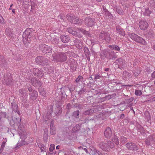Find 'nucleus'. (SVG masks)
Returning <instances> with one entry per match:
<instances>
[{
  "mask_svg": "<svg viewBox=\"0 0 155 155\" xmlns=\"http://www.w3.org/2000/svg\"><path fill=\"white\" fill-rule=\"evenodd\" d=\"M68 52L54 53L52 54V61L57 62H63L67 60Z\"/></svg>",
  "mask_w": 155,
  "mask_h": 155,
  "instance_id": "obj_1",
  "label": "nucleus"
},
{
  "mask_svg": "<svg viewBox=\"0 0 155 155\" xmlns=\"http://www.w3.org/2000/svg\"><path fill=\"white\" fill-rule=\"evenodd\" d=\"M18 129L19 130V134L21 140H19L17 145L18 147H19L25 145V142L23 139H25V138L26 134L23 126H22L20 125L18 126Z\"/></svg>",
  "mask_w": 155,
  "mask_h": 155,
  "instance_id": "obj_2",
  "label": "nucleus"
},
{
  "mask_svg": "<svg viewBox=\"0 0 155 155\" xmlns=\"http://www.w3.org/2000/svg\"><path fill=\"white\" fill-rule=\"evenodd\" d=\"M99 147L102 150L105 151H109L110 149L114 147V143L111 141H108L107 143L101 142L99 144Z\"/></svg>",
  "mask_w": 155,
  "mask_h": 155,
  "instance_id": "obj_3",
  "label": "nucleus"
},
{
  "mask_svg": "<svg viewBox=\"0 0 155 155\" xmlns=\"http://www.w3.org/2000/svg\"><path fill=\"white\" fill-rule=\"evenodd\" d=\"M66 17L71 23L73 24H80L82 22V20L77 17L76 18L74 15L71 14L67 15Z\"/></svg>",
  "mask_w": 155,
  "mask_h": 155,
  "instance_id": "obj_4",
  "label": "nucleus"
},
{
  "mask_svg": "<svg viewBox=\"0 0 155 155\" xmlns=\"http://www.w3.org/2000/svg\"><path fill=\"white\" fill-rule=\"evenodd\" d=\"M130 37L133 40L137 42L146 45L147 44L146 41L142 38L134 33L131 34L129 35Z\"/></svg>",
  "mask_w": 155,
  "mask_h": 155,
  "instance_id": "obj_5",
  "label": "nucleus"
},
{
  "mask_svg": "<svg viewBox=\"0 0 155 155\" xmlns=\"http://www.w3.org/2000/svg\"><path fill=\"white\" fill-rule=\"evenodd\" d=\"M36 62L43 66L47 65L48 64L49 60L47 58L41 56H38L35 59Z\"/></svg>",
  "mask_w": 155,
  "mask_h": 155,
  "instance_id": "obj_6",
  "label": "nucleus"
},
{
  "mask_svg": "<svg viewBox=\"0 0 155 155\" xmlns=\"http://www.w3.org/2000/svg\"><path fill=\"white\" fill-rule=\"evenodd\" d=\"M99 38L107 43L109 42L111 39L110 34L109 33L104 31H102L100 33Z\"/></svg>",
  "mask_w": 155,
  "mask_h": 155,
  "instance_id": "obj_7",
  "label": "nucleus"
},
{
  "mask_svg": "<svg viewBox=\"0 0 155 155\" xmlns=\"http://www.w3.org/2000/svg\"><path fill=\"white\" fill-rule=\"evenodd\" d=\"M104 54L106 56V58L109 60H114L117 57L116 54L113 50L104 51Z\"/></svg>",
  "mask_w": 155,
  "mask_h": 155,
  "instance_id": "obj_8",
  "label": "nucleus"
},
{
  "mask_svg": "<svg viewBox=\"0 0 155 155\" xmlns=\"http://www.w3.org/2000/svg\"><path fill=\"white\" fill-rule=\"evenodd\" d=\"M33 30L32 28H27L24 32L22 37L23 38H25V39L28 41L30 40L32 36V33Z\"/></svg>",
  "mask_w": 155,
  "mask_h": 155,
  "instance_id": "obj_9",
  "label": "nucleus"
},
{
  "mask_svg": "<svg viewBox=\"0 0 155 155\" xmlns=\"http://www.w3.org/2000/svg\"><path fill=\"white\" fill-rule=\"evenodd\" d=\"M41 50L45 54L51 53L52 49L49 46L45 44H41L40 46Z\"/></svg>",
  "mask_w": 155,
  "mask_h": 155,
  "instance_id": "obj_10",
  "label": "nucleus"
},
{
  "mask_svg": "<svg viewBox=\"0 0 155 155\" xmlns=\"http://www.w3.org/2000/svg\"><path fill=\"white\" fill-rule=\"evenodd\" d=\"M12 81V79L10 73L6 74L4 76L3 82L7 85L11 84Z\"/></svg>",
  "mask_w": 155,
  "mask_h": 155,
  "instance_id": "obj_11",
  "label": "nucleus"
},
{
  "mask_svg": "<svg viewBox=\"0 0 155 155\" xmlns=\"http://www.w3.org/2000/svg\"><path fill=\"white\" fill-rule=\"evenodd\" d=\"M95 19L91 18H86L84 22L87 26H92L94 25L95 23Z\"/></svg>",
  "mask_w": 155,
  "mask_h": 155,
  "instance_id": "obj_12",
  "label": "nucleus"
},
{
  "mask_svg": "<svg viewBox=\"0 0 155 155\" xmlns=\"http://www.w3.org/2000/svg\"><path fill=\"white\" fill-rule=\"evenodd\" d=\"M126 146L129 150H138L137 146L134 143H128L126 144Z\"/></svg>",
  "mask_w": 155,
  "mask_h": 155,
  "instance_id": "obj_13",
  "label": "nucleus"
},
{
  "mask_svg": "<svg viewBox=\"0 0 155 155\" xmlns=\"http://www.w3.org/2000/svg\"><path fill=\"white\" fill-rule=\"evenodd\" d=\"M139 26L140 28L142 30H146L148 27V23L145 20H141L140 21L139 23Z\"/></svg>",
  "mask_w": 155,
  "mask_h": 155,
  "instance_id": "obj_14",
  "label": "nucleus"
},
{
  "mask_svg": "<svg viewBox=\"0 0 155 155\" xmlns=\"http://www.w3.org/2000/svg\"><path fill=\"white\" fill-rule=\"evenodd\" d=\"M104 135L107 138H110L112 136V133L111 129L109 127H107L104 132Z\"/></svg>",
  "mask_w": 155,
  "mask_h": 155,
  "instance_id": "obj_15",
  "label": "nucleus"
},
{
  "mask_svg": "<svg viewBox=\"0 0 155 155\" xmlns=\"http://www.w3.org/2000/svg\"><path fill=\"white\" fill-rule=\"evenodd\" d=\"M33 74L35 76H38L39 78L42 77L43 75L42 71L38 68H34L33 71Z\"/></svg>",
  "mask_w": 155,
  "mask_h": 155,
  "instance_id": "obj_16",
  "label": "nucleus"
},
{
  "mask_svg": "<svg viewBox=\"0 0 155 155\" xmlns=\"http://www.w3.org/2000/svg\"><path fill=\"white\" fill-rule=\"evenodd\" d=\"M60 38L61 41L64 43H68L70 40V37L67 35H62Z\"/></svg>",
  "mask_w": 155,
  "mask_h": 155,
  "instance_id": "obj_17",
  "label": "nucleus"
},
{
  "mask_svg": "<svg viewBox=\"0 0 155 155\" xmlns=\"http://www.w3.org/2000/svg\"><path fill=\"white\" fill-rule=\"evenodd\" d=\"M30 98L33 100H36L38 97L37 92L35 90H33L32 92L29 94Z\"/></svg>",
  "mask_w": 155,
  "mask_h": 155,
  "instance_id": "obj_18",
  "label": "nucleus"
},
{
  "mask_svg": "<svg viewBox=\"0 0 155 155\" xmlns=\"http://www.w3.org/2000/svg\"><path fill=\"white\" fill-rule=\"evenodd\" d=\"M96 109L95 108H92L89 110H86L84 113L85 115H91L95 112Z\"/></svg>",
  "mask_w": 155,
  "mask_h": 155,
  "instance_id": "obj_19",
  "label": "nucleus"
},
{
  "mask_svg": "<svg viewBox=\"0 0 155 155\" xmlns=\"http://www.w3.org/2000/svg\"><path fill=\"white\" fill-rule=\"evenodd\" d=\"M65 99V95L63 93L59 97H56V100H57L58 102L61 104L63 103Z\"/></svg>",
  "mask_w": 155,
  "mask_h": 155,
  "instance_id": "obj_20",
  "label": "nucleus"
},
{
  "mask_svg": "<svg viewBox=\"0 0 155 155\" xmlns=\"http://www.w3.org/2000/svg\"><path fill=\"white\" fill-rule=\"evenodd\" d=\"M33 85L35 87H40L42 85V83L39 80H38L36 79H33V81L32 83Z\"/></svg>",
  "mask_w": 155,
  "mask_h": 155,
  "instance_id": "obj_21",
  "label": "nucleus"
},
{
  "mask_svg": "<svg viewBox=\"0 0 155 155\" xmlns=\"http://www.w3.org/2000/svg\"><path fill=\"white\" fill-rule=\"evenodd\" d=\"M12 30L9 28H7L5 30L6 34L7 35L9 36L10 37H13L14 34L13 33Z\"/></svg>",
  "mask_w": 155,
  "mask_h": 155,
  "instance_id": "obj_22",
  "label": "nucleus"
},
{
  "mask_svg": "<svg viewBox=\"0 0 155 155\" xmlns=\"http://www.w3.org/2000/svg\"><path fill=\"white\" fill-rule=\"evenodd\" d=\"M116 29L118 33L123 36L125 35V34L124 31L120 26H117Z\"/></svg>",
  "mask_w": 155,
  "mask_h": 155,
  "instance_id": "obj_23",
  "label": "nucleus"
},
{
  "mask_svg": "<svg viewBox=\"0 0 155 155\" xmlns=\"http://www.w3.org/2000/svg\"><path fill=\"white\" fill-rule=\"evenodd\" d=\"M125 62V60L121 58L117 59L116 61V63L120 65H122Z\"/></svg>",
  "mask_w": 155,
  "mask_h": 155,
  "instance_id": "obj_24",
  "label": "nucleus"
},
{
  "mask_svg": "<svg viewBox=\"0 0 155 155\" xmlns=\"http://www.w3.org/2000/svg\"><path fill=\"white\" fill-rule=\"evenodd\" d=\"M108 47L109 48L117 51H119L120 49V47L116 45H110Z\"/></svg>",
  "mask_w": 155,
  "mask_h": 155,
  "instance_id": "obj_25",
  "label": "nucleus"
},
{
  "mask_svg": "<svg viewBox=\"0 0 155 155\" xmlns=\"http://www.w3.org/2000/svg\"><path fill=\"white\" fill-rule=\"evenodd\" d=\"M0 64L3 66L6 65L7 62L4 59V57L3 56H0Z\"/></svg>",
  "mask_w": 155,
  "mask_h": 155,
  "instance_id": "obj_26",
  "label": "nucleus"
},
{
  "mask_svg": "<svg viewBox=\"0 0 155 155\" xmlns=\"http://www.w3.org/2000/svg\"><path fill=\"white\" fill-rule=\"evenodd\" d=\"M92 155H107V153L105 154H103L100 152L96 150L92 151L91 153Z\"/></svg>",
  "mask_w": 155,
  "mask_h": 155,
  "instance_id": "obj_27",
  "label": "nucleus"
},
{
  "mask_svg": "<svg viewBox=\"0 0 155 155\" xmlns=\"http://www.w3.org/2000/svg\"><path fill=\"white\" fill-rule=\"evenodd\" d=\"M50 131L51 134L54 135L56 134L55 129L53 124H51L50 126Z\"/></svg>",
  "mask_w": 155,
  "mask_h": 155,
  "instance_id": "obj_28",
  "label": "nucleus"
},
{
  "mask_svg": "<svg viewBox=\"0 0 155 155\" xmlns=\"http://www.w3.org/2000/svg\"><path fill=\"white\" fill-rule=\"evenodd\" d=\"M147 35L149 38H153V37L154 34L153 31L151 30H149L147 31Z\"/></svg>",
  "mask_w": 155,
  "mask_h": 155,
  "instance_id": "obj_29",
  "label": "nucleus"
},
{
  "mask_svg": "<svg viewBox=\"0 0 155 155\" xmlns=\"http://www.w3.org/2000/svg\"><path fill=\"white\" fill-rule=\"evenodd\" d=\"M140 73V69L139 68L137 69H135V70L134 71L133 74V76L135 77H137L139 75V74Z\"/></svg>",
  "mask_w": 155,
  "mask_h": 155,
  "instance_id": "obj_30",
  "label": "nucleus"
},
{
  "mask_svg": "<svg viewBox=\"0 0 155 155\" xmlns=\"http://www.w3.org/2000/svg\"><path fill=\"white\" fill-rule=\"evenodd\" d=\"M153 141V138L152 137H149V139H147L145 141V143L148 146L150 145V143Z\"/></svg>",
  "mask_w": 155,
  "mask_h": 155,
  "instance_id": "obj_31",
  "label": "nucleus"
},
{
  "mask_svg": "<svg viewBox=\"0 0 155 155\" xmlns=\"http://www.w3.org/2000/svg\"><path fill=\"white\" fill-rule=\"evenodd\" d=\"M120 143L121 145L123 144L127 141V138L123 136L120 137Z\"/></svg>",
  "mask_w": 155,
  "mask_h": 155,
  "instance_id": "obj_32",
  "label": "nucleus"
},
{
  "mask_svg": "<svg viewBox=\"0 0 155 155\" xmlns=\"http://www.w3.org/2000/svg\"><path fill=\"white\" fill-rule=\"evenodd\" d=\"M84 51L86 57H88L89 56L90 54V53L89 50L87 47H84Z\"/></svg>",
  "mask_w": 155,
  "mask_h": 155,
  "instance_id": "obj_33",
  "label": "nucleus"
},
{
  "mask_svg": "<svg viewBox=\"0 0 155 155\" xmlns=\"http://www.w3.org/2000/svg\"><path fill=\"white\" fill-rule=\"evenodd\" d=\"M12 108L15 112H16L18 111V105L15 104H12Z\"/></svg>",
  "mask_w": 155,
  "mask_h": 155,
  "instance_id": "obj_34",
  "label": "nucleus"
},
{
  "mask_svg": "<svg viewBox=\"0 0 155 155\" xmlns=\"http://www.w3.org/2000/svg\"><path fill=\"white\" fill-rule=\"evenodd\" d=\"M112 141L113 142V143H114L116 145H118L119 143L118 139L117 137H114L112 139Z\"/></svg>",
  "mask_w": 155,
  "mask_h": 155,
  "instance_id": "obj_35",
  "label": "nucleus"
},
{
  "mask_svg": "<svg viewBox=\"0 0 155 155\" xmlns=\"http://www.w3.org/2000/svg\"><path fill=\"white\" fill-rule=\"evenodd\" d=\"M115 94H114L111 95H108L106 96L105 97L106 100H108L114 97L115 96Z\"/></svg>",
  "mask_w": 155,
  "mask_h": 155,
  "instance_id": "obj_36",
  "label": "nucleus"
},
{
  "mask_svg": "<svg viewBox=\"0 0 155 155\" xmlns=\"http://www.w3.org/2000/svg\"><path fill=\"white\" fill-rule=\"evenodd\" d=\"M19 93L20 94V95L22 96H24L26 94V91L25 89H20L19 91Z\"/></svg>",
  "mask_w": 155,
  "mask_h": 155,
  "instance_id": "obj_37",
  "label": "nucleus"
},
{
  "mask_svg": "<svg viewBox=\"0 0 155 155\" xmlns=\"http://www.w3.org/2000/svg\"><path fill=\"white\" fill-rule=\"evenodd\" d=\"M83 79V77L81 76H79L78 78H76L75 82L76 83H78L81 81Z\"/></svg>",
  "mask_w": 155,
  "mask_h": 155,
  "instance_id": "obj_38",
  "label": "nucleus"
},
{
  "mask_svg": "<svg viewBox=\"0 0 155 155\" xmlns=\"http://www.w3.org/2000/svg\"><path fill=\"white\" fill-rule=\"evenodd\" d=\"M30 1L31 3V9H32L33 7H35L36 5L35 0H30Z\"/></svg>",
  "mask_w": 155,
  "mask_h": 155,
  "instance_id": "obj_39",
  "label": "nucleus"
},
{
  "mask_svg": "<svg viewBox=\"0 0 155 155\" xmlns=\"http://www.w3.org/2000/svg\"><path fill=\"white\" fill-rule=\"evenodd\" d=\"M79 111L78 110L74 111L73 113V116L76 118L79 117Z\"/></svg>",
  "mask_w": 155,
  "mask_h": 155,
  "instance_id": "obj_40",
  "label": "nucleus"
},
{
  "mask_svg": "<svg viewBox=\"0 0 155 155\" xmlns=\"http://www.w3.org/2000/svg\"><path fill=\"white\" fill-rule=\"evenodd\" d=\"M48 137V135L46 133H45L44 134L43 139L45 142H47Z\"/></svg>",
  "mask_w": 155,
  "mask_h": 155,
  "instance_id": "obj_41",
  "label": "nucleus"
},
{
  "mask_svg": "<svg viewBox=\"0 0 155 155\" xmlns=\"http://www.w3.org/2000/svg\"><path fill=\"white\" fill-rule=\"evenodd\" d=\"M55 145L54 144H51L50 145V147L49 148V150L50 152H52L55 149Z\"/></svg>",
  "mask_w": 155,
  "mask_h": 155,
  "instance_id": "obj_42",
  "label": "nucleus"
},
{
  "mask_svg": "<svg viewBox=\"0 0 155 155\" xmlns=\"http://www.w3.org/2000/svg\"><path fill=\"white\" fill-rule=\"evenodd\" d=\"M104 50L101 52L100 54V56L101 57V58L103 59H104L105 58H106V55H104Z\"/></svg>",
  "mask_w": 155,
  "mask_h": 155,
  "instance_id": "obj_43",
  "label": "nucleus"
},
{
  "mask_svg": "<svg viewBox=\"0 0 155 155\" xmlns=\"http://www.w3.org/2000/svg\"><path fill=\"white\" fill-rule=\"evenodd\" d=\"M135 94L137 96H140L142 94V92L140 90H136L135 92Z\"/></svg>",
  "mask_w": 155,
  "mask_h": 155,
  "instance_id": "obj_44",
  "label": "nucleus"
},
{
  "mask_svg": "<svg viewBox=\"0 0 155 155\" xmlns=\"http://www.w3.org/2000/svg\"><path fill=\"white\" fill-rule=\"evenodd\" d=\"M86 91V89L84 88H81L78 92V94L80 95L84 94Z\"/></svg>",
  "mask_w": 155,
  "mask_h": 155,
  "instance_id": "obj_45",
  "label": "nucleus"
},
{
  "mask_svg": "<svg viewBox=\"0 0 155 155\" xmlns=\"http://www.w3.org/2000/svg\"><path fill=\"white\" fill-rule=\"evenodd\" d=\"M5 21L3 18V17L0 15V23L4 24H5Z\"/></svg>",
  "mask_w": 155,
  "mask_h": 155,
  "instance_id": "obj_46",
  "label": "nucleus"
},
{
  "mask_svg": "<svg viewBox=\"0 0 155 155\" xmlns=\"http://www.w3.org/2000/svg\"><path fill=\"white\" fill-rule=\"evenodd\" d=\"M68 89L70 91V92L71 93L74 90L75 87L73 86H71L70 87H68Z\"/></svg>",
  "mask_w": 155,
  "mask_h": 155,
  "instance_id": "obj_47",
  "label": "nucleus"
},
{
  "mask_svg": "<svg viewBox=\"0 0 155 155\" xmlns=\"http://www.w3.org/2000/svg\"><path fill=\"white\" fill-rule=\"evenodd\" d=\"M116 11L120 15H122L124 14V12L121 9H117Z\"/></svg>",
  "mask_w": 155,
  "mask_h": 155,
  "instance_id": "obj_48",
  "label": "nucleus"
},
{
  "mask_svg": "<svg viewBox=\"0 0 155 155\" xmlns=\"http://www.w3.org/2000/svg\"><path fill=\"white\" fill-rule=\"evenodd\" d=\"M57 109L58 110V112H56L55 113L56 115L58 116L60 115L61 113L62 112V110L61 109H60V108H57Z\"/></svg>",
  "mask_w": 155,
  "mask_h": 155,
  "instance_id": "obj_49",
  "label": "nucleus"
},
{
  "mask_svg": "<svg viewBox=\"0 0 155 155\" xmlns=\"http://www.w3.org/2000/svg\"><path fill=\"white\" fill-rule=\"evenodd\" d=\"M41 152H45L46 151V149L45 147H44V145H42L41 147H40Z\"/></svg>",
  "mask_w": 155,
  "mask_h": 155,
  "instance_id": "obj_50",
  "label": "nucleus"
},
{
  "mask_svg": "<svg viewBox=\"0 0 155 155\" xmlns=\"http://www.w3.org/2000/svg\"><path fill=\"white\" fill-rule=\"evenodd\" d=\"M80 128V126L79 125H76L75 127H74L73 129L75 130V131H77L78 129H79Z\"/></svg>",
  "mask_w": 155,
  "mask_h": 155,
  "instance_id": "obj_51",
  "label": "nucleus"
},
{
  "mask_svg": "<svg viewBox=\"0 0 155 155\" xmlns=\"http://www.w3.org/2000/svg\"><path fill=\"white\" fill-rule=\"evenodd\" d=\"M54 41L56 44H58L59 42V39L58 38H54Z\"/></svg>",
  "mask_w": 155,
  "mask_h": 155,
  "instance_id": "obj_52",
  "label": "nucleus"
},
{
  "mask_svg": "<svg viewBox=\"0 0 155 155\" xmlns=\"http://www.w3.org/2000/svg\"><path fill=\"white\" fill-rule=\"evenodd\" d=\"M101 77V76L99 75L98 74H96L95 76L94 79L97 80V79H99Z\"/></svg>",
  "mask_w": 155,
  "mask_h": 155,
  "instance_id": "obj_53",
  "label": "nucleus"
},
{
  "mask_svg": "<svg viewBox=\"0 0 155 155\" xmlns=\"http://www.w3.org/2000/svg\"><path fill=\"white\" fill-rule=\"evenodd\" d=\"M84 107V106L83 104H79L78 105V108L80 109H83Z\"/></svg>",
  "mask_w": 155,
  "mask_h": 155,
  "instance_id": "obj_54",
  "label": "nucleus"
},
{
  "mask_svg": "<svg viewBox=\"0 0 155 155\" xmlns=\"http://www.w3.org/2000/svg\"><path fill=\"white\" fill-rule=\"evenodd\" d=\"M73 31L72 29L71 28H68V31L70 33H71Z\"/></svg>",
  "mask_w": 155,
  "mask_h": 155,
  "instance_id": "obj_55",
  "label": "nucleus"
},
{
  "mask_svg": "<svg viewBox=\"0 0 155 155\" xmlns=\"http://www.w3.org/2000/svg\"><path fill=\"white\" fill-rule=\"evenodd\" d=\"M78 30L84 34H85L87 32V31L86 30L82 29H78Z\"/></svg>",
  "mask_w": 155,
  "mask_h": 155,
  "instance_id": "obj_56",
  "label": "nucleus"
},
{
  "mask_svg": "<svg viewBox=\"0 0 155 155\" xmlns=\"http://www.w3.org/2000/svg\"><path fill=\"white\" fill-rule=\"evenodd\" d=\"M71 34L73 35H77V32L76 31L73 30L72 31Z\"/></svg>",
  "mask_w": 155,
  "mask_h": 155,
  "instance_id": "obj_57",
  "label": "nucleus"
},
{
  "mask_svg": "<svg viewBox=\"0 0 155 155\" xmlns=\"http://www.w3.org/2000/svg\"><path fill=\"white\" fill-rule=\"evenodd\" d=\"M105 14L108 15L109 16H110L111 15V14L108 11H105Z\"/></svg>",
  "mask_w": 155,
  "mask_h": 155,
  "instance_id": "obj_58",
  "label": "nucleus"
},
{
  "mask_svg": "<svg viewBox=\"0 0 155 155\" xmlns=\"http://www.w3.org/2000/svg\"><path fill=\"white\" fill-rule=\"evenodd\" d=\"M23 2H24V3H25V2L27 3V4H28V7L29 6V5L28 4V3L29 2V0H23Z\"/></svg>",
  "mask_w": 155,
  "mask_h": 155,
  "instance_id": "obj_59",
  "label": "nucleus"
},
{
  "mask_svg": "<svg viewBox=\"0 0 155 155\" xmlns=\"http://www.w3.org/2000/svg\"><path fill=\"white\" fill-rule=\"evenodd\" d=\"M28 91L31 93L32 92L33 90H32V89L31 88V87H29L28 88Z\"/></svg>",
  "mask_w": 155,
  "mask_h": 155,
  "instance_id": "obj_60",
  "label": "nucleus"
},
{
  "mask_svg": "<svg viewBox=\"0 0 155 155\" xmlns=\"http://www.w3.org/2000/svg\"><path fill=\"white\" fill-rule=\"evenodd\" d=\"M100 100L101 102H103L106 100L105 97L101 98Z\"/></svg>",
  "mask_w": 155,
  "mask_h": 155,
  "instance_id": "obj_61",
  "label": "nucleus"
},
{
  "mask_svg": "<svg viewBox=\"0 0 155 155\" xmlns=\"http://www.w3.org/2000/svg\"><path fill=\"white\" fill-rule=\"evenodd\" d=\"M124 117V114H122L120 116V118L121 119H123Z\"/></svg>",
  "mask_w": 155,
  "mask_h": 155,
  "instance_id": "obj_62",
  "label": "nucleus"
},
{
  "mask_svg": "<svg viewBox=\"0 0 155 155\" xmlns=\"http://www.w3.org/2000/svg\"><path fill=\"white\" fill-rule=\"evenodd\" d=\"M151 76L152 78H155V71L152 74Z\"/></svg>",
  "mask_w": 155,
  "mask_h": 155,
  "instance_id": "obj_63",
  "label": "nucleus"
},
{
  "mask_svg": "<svg viewBox=\"0 0 155 155\" xmlns=\"http://www.w3.org/2000/svg\"><path fill=\"white\" fill-rule=\"evenodd\" d=\"M71 107V105L70 104H68L67 105V108L68 109H70Z\"/></svg>",
  "mask_w": 155,
  "mask_h": 155,
  "instance_id": "obj_64",
  "label": "nucleus"
}]
</instances>
